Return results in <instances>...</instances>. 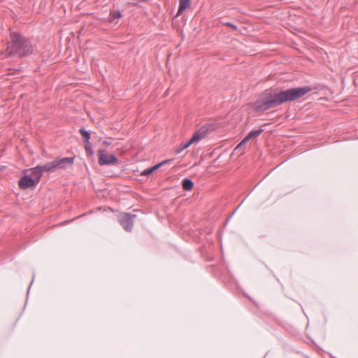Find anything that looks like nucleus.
Returning <instances> with one entry per match:
<instances>
[{"label":"nucleus","mask_w":358,"mask_h":358,"mask_svg":"<svg viewBox=\"0 0 358 358\" xmlns=\"http://www.w3.org/2000/svg\"><path fill=\"white\" fill-rule=\"evenodd\" d=\"M122 17V13L119 10L110 11L108 16V21L113 22L116 19H120Z\"/></svg>","instance_id":"9b49d317"},{"label":"nucleus","mask_w":358,"mask_h":358,"mask_svg":"<svg viewBox=\"0 0 358 358\" xmlns=\"http://www.w3.org/2000/svg\"><path fill=\"white\" fill-rule=\"evenodd\" d=\"M182 188L185 190L189 191V190H191L193 188L194 183H193V182L190 179L185 178L182 180Z\"/></svg>","instance_id":"f8f14e48"},{"label":"nucleus","mask_w":358,"mask_h":358,"mask_svg":"<svg viewBox=\"0 0 358 358\" xmlns=\"http://www.w3.org/2000/svg\"><path fill=\"white\" fill-rule=\"evenodd\" d=\"M190 6V0H180L179 8L176 16L180 15Z\"/></svg>","instance_id":"9d476101"},{"label":"nucleus","mask_w":358,"mask_h":358,"mask_svg":"<svg viewBox=\"0 0 358 358\" xmlns=\"http://www.w3.org/2000/svg\"><path fill=\"white\" fill-rule=\"evenodd\" d=\"M85 148L86 152L89 155L91 156L93 155V150H92V148L91 146L90 141H88V143H85Z\"/></svg>","instance_id":"dca6fc26"},{"label":"nucleus","mask_w":358,"mask_h":358,"mask_svg":"<svg viewBox=\"0 0 358 358\" xmlns=\"http://www.w3.org/2000/svg\"><path fill=\"white\" fill-rule=\"evenodd\" d=\"M36 45L22 34L12 31L10 33V41L6 48L8 55L25 57L32 55Z\"/></svg>","instance_id":"f03ea898"},{"label":"nucleus","mask_w":358,"mask_h":358,"mask_svg":"<svg viewBox=\"0 0 358 358\" xmlns=\"http://www.w3.org/2000/svg\"><path fill=\"white\" fill-rule=\"evenodd\" d=\"M263 131V130L262 129H257V130H254V131H250L248 134V140L249 139H251V138H256L257 136H258L259 135H260L262 134V132Z\"/></svg>","instance_id":"4468645a"},{"label":"nucleus","mask_w":358,"mask_h":358,"mask_svg":"<svg viewBox=\"0 0 358 358\" xmlns=\"http://www.w3.org/2000/svg\"><path fill=\"white\" fill-rule=\"evenodd\" d=\"M172 159H167V160H164L160 163H159L158 164L152 166V167H150V168H148L146 169H145L144 171H143L141 173V176H149L150 174H152L154 171H157L158 169H159L161 166H162L163 165L171 162Z\"/></svg>","instance_id":"0eeeda50"},{"label":"nucleus","mask_w":358,"mask_h":358,"mask_svg":"<svg viewBox=\"0 0 358 358\" xmlns=\"http://www.w3.org/2000/svg\"><path fill=\"white\" fill-rule=\"evenodd\" d=\"M246 143V137H245L241 142L235 148L233 151L232 155H238L240 151L243 148L244 145Z\"/></svg>","instance_id":"ddd939ff"},{"label":"nucleus","mask_w":358,"mask_h":358,"mask_svg":"<svg viewBox=\"0 0 358 358\" xmlns=\"http://www.w3.org/2000/svg\"><path fill=\"white\" fill-rule=\"evenodd\" d=\"M79 131L80 134L82 135L83 138H84L85 143H88L90 138V134L83 128L80 129Z\"/></svg>","instance_id":"2eb2a0df"},{"label":"nucleus","mask_w":358,"mask_h":358,"mask_svg":"<svg viewBox=\"0 0 358 358\" xmlns=\"http://www.w3.org/2000/svg\"><path fill=\"white\" fill-rule=\"evenodd\" d=\"M182 150H184V149L182 148V146L180 145V147L176 149V152L177 154H179L180 153Z\"/></svg>","instance_id":"f3484780"},{"label":"nucleus","mask_w":358,"mask_h":358,"mask_svg":"<svg viewBox=\"0 0 358 358\" xmlns=\"http://www.w3.org/2000/svg\"><path fill=\"white\" fill-rule=\"evenodd\" d=\"M203 137V135L199 131H196L194 134L191 139L185 143H182L180 146L185 150L190 146L192 143L200 141Z\"/></svg>","instance_id":"6e6552de"},{"label":"nucleus","mask_w":358,"mask_h":358,"mask_svg":"<svg viewBox=\"0 0 358 358\" xmlns=\"http://www.w3.org/2000/svg\"><path fill=\"white\" fill-rule=\"evenodd\" d=\"M44 171H48V170L45 169V164L43 166H37L32 169L31 173L32 176L36 178V182L38 183Z\"/></svg>","instance_id":"1a4fd4ad"},{"label":"nucleus","mask_w":358,"mask_h":358,"mask_svg":"<svg viewBox=\"0 0 358 358\" xmlns=\"http://www.w3.org/2000/svg\"><path fill=\"white\" fill-rule=\"evenodd\" d=\"M98 162L101 166L114 165L117 163V159L113 155H108L104 150H100Z\"/></svg>","instance_id":"39448f33"},{"label":"nucleus","mask_w":358,"mask_h":358,"mask_svg":"<svg viewBox=\"0 0 358 358\" xmlns=\"http://www.w3.org/2000/svg\"><path fill=\"white\" fill-rule=\"evenodd\" d=\"M136 215L128 213H122L117 217V220L120 225L127 231H131L134 226V219Z\"/></svg>","instance_id":"20e7f679"},{"label":"nucleus","mask_w":358,"mask_h":358,"mask_svg":"<svg viewBox=\"0 0 358 358\" xmlns=\"http://www.w3.org/2000/svg\"><path fill=\"white\" fill-rule=\"evenodd\" d=\"M73 157H64L45 164V169L54 171L55 169H65L73 164Z\"/></svg>","instance_id":"7ed1b4c3"},{"label":"nucleus","mask_w":358,"mask_h":358,"mask_svg":"<svg viewBox=\"0 0 358 358\" xmlns=\"http://www.w3.org/2000/svg\"><path fill=\"white\" fill-rule=\"evenodd\" d=\"M38 182L36 180L28 176H23L18 182L20 188L25 189L28 187L35 186Z\"/></svg>","instance_id":"423d86ee"},{"label":"nucleus","mask_w":358,"mask_h":358,"mask_svg":"<svg viewBox=\"0 0 358 358\" xmlns=\"http://www.w3.org/2000/svg\"><path fill=\"white\" fill-rule=\"evenodd\" d=\"M310 91L308 87H298L278 92H266L262 100H258L253 104L256 111H265L271 108L280 106L287 102L292 101L302 97Z\"/></svg>","instance_id":"f257e3e1"}]
</instances>
